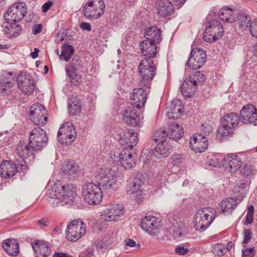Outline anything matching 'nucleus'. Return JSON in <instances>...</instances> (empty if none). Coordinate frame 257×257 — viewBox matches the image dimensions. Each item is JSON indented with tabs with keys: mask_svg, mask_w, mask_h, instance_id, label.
I'll list each match as a JSON object with an SVG mask.
<instances>
[{
	"mask_svg": "<svg viewBox=\"0 0 257 257\" xmlns=\"http://www.w3.org/2000/svg\"><path fill=\"white\" fill-rule=\"evenodd\" d=\"M175 222L172 223V229L173 231L175 237H180L182 236V234L181 232L182 225L179 224L176 221Z\"/></svg>",
	"mask_w": 257,
	"mask_h": 257,
	"instance_id": "51",
	"label": "nucleus"
},
{
	"mask_svg": "<svg viewBox=\"0 0 257 257\" xmlns=\"http://www.w3.org/2000/svg\"><path fill=\"white\" fill-rule=\"evenodd\" d=\"M168 136V133L164 128H160L155 132L154 141L158 143H165Z\"/></svg>",
	"mask_w": 257,
	"mask_h": 257,
	"instance_id": "46",
	"label": "nucleus"
},
{
	"mask_svg": "<svg viewBox=\"0 0 257 257\" xmlns=\"http://www.w3.org/2000/svg\"><path fill=\"white\" fill-rule=\"evenodd\" d=\"M119 142L123 149L133 150L138 144L137 133L133 130H123L119 134Z\"/></svg>",
	"mask_w": 257,
	"mask_h": 257,
	"instance_id": "17",
	"label": "nucleus"
},
{
	"mask_svg": "<svg viewBox=\"0 0 257 257\" xmlns=\"http://www.w3.org/2000/svg\"><path fill=\"white\" fill-rule=\"evenodd\" d=\"M53 257H73L72 255L68 254L63 252H56L53 255Z\"/></svg>",
	"mask_w": 257,
	"mask_h": 257,
	"instance_id": "63",
	"label": "nucleus"
},
{
	"mask_svg": "<svg viewBox=\"0 0 257 257\" xmlns=\"http://www.w3.org/2000/svg\"><path fill=\"white\" fill-rule=\"evenodd\" d=\"M249 28L252 36L257 38V19H254L251 22Z\"/></svg>",
	"mask_w": 257,
	"mask_h": 257,
	"instance_id": "52",
	"label": "nucleus"
},
{
	"mask_svg": "<svg viewBox=\"0 0 257 257\" xmlns=\"http://www.w3.org/2000/svg\"><path fill=\"white\" fill-rule=\"evenodd\" d=\"M206 59L207 55L202 48H194L191 50L186 65L191 69L197 70L205 64Z\"/></svg>",
	"mask_w": 257,
	"mask_h": 257,
	"instance_id": "13",
	"label": "nucleus"
},
{
	"mask_svg": "<svg viewBox=\"0 0 257 257\" xmlns=\"http://www.w3.org/2000/svg\"><path fill=\"white\" fill-rule=\"evenodd\" d=\"M15 80L13 77L3 76L0 78V93H3L12 88Z\"/></svg>",
	"mask_w": 257,
	"mask_h": 257,
	"instance_id": "40",
	"label": "nucleus"
},
{
	"mask_svg": "<svg viewBox=\"0 0 257 257\" xmlns=\"http://www.w3.org/2000/svg\"><path fill=\"white\" fill-rule=\"evenodd\" d=\"M74 53V47L70 45L65 44L62 47L61 54L59 58L61 60L68 62Z\"/></svg>",
	"mask_w": 257,
	"mask_h": 257,
	"instance_id": "41",
	"label": "nucleus"
},
{
	"mask_svg": "<svg viewBox=\"0 0 257 257\" xmlns=\"http://www.w3.org/2000/svg\"><path fill=\"white\" fill-rule=\"evenodd\" d=\"M95 178L104 190H115L118 187L117 184H116V177L110 169H98L96 172Z\"/></svg>",
	"mask_w": 257,
	"mask_h": 257,
	"instance_id": "7",
	"label": "nucleus"
},
{
	"mask_svg": "<svg viewBox=\"0 0 257 257\" xmlns=\"http://www.w3.org/2000/svg\"><path fill=\"white\" fill-rule=\"evenodd\" d=\"M31 244L36 257H47L50 254L51 248L47 242L43 240H36Z\"/></svg>",
	"mask_w": 257,
	"mask_h": 257,
	"instance_id": "29",
	"label": "nucleus"
},
{
	"mask_svg": "<svg viewBox=\"0 0 257 257\" xmlns=\"http://www.w3.org/2000/svg\"><path fill=\"white\" fill-rule=\"evenodd\" d=\"M31 119L36 125H44L48 121V111L41 104H34L30 108Z\"/></svg>",
	"mask_w": 257,
	"mask_h": 257,
	"instance_id": "15",
	"label": "nucleus"
},
{
	"mask_svg": "<svg viewBox=\"0 0 257 257\" xmlns=\"http://www.w3.org/2000/svg\"><path fill=\"white\" fill-rule=\"evenodd\" d=\"M69 113L72 115L78 114L81 110V105L78 103H73L68 107Z\"/></svg>",
	"mask_w": 257,
	"mask_h": 257,
	"instance_id": "49",
	"label": "nucleus"
},
{
	"mask_svg": "<svg viewBox=\"0 0 257 257\" xmlns=\"http://www.w3.org/2000/svg\"><path fill=\"white\" fill-rule=\"evenodd\" d=\"M143 184L142 179L140 177H134L130 185V189L128 190L130 194H134L135 193H141L142 191L140 187ZM138 195V194H137Z\"/></svg>",
	"mask_w": 257,
	"mask_h": 257,
	"instance_id": "43",
	"label": "nucleus"
},
{
	"mask_svg": "<svg viewBox=\"0 0 257 257\" xmlns=\"http://www.w3.org/2000/svg\"><path fill=\"white\" fill-rule=\"evenodd\" d=\"M251 234L252 233L250 229H245L244 230L242 243L246 244L252 238Z\"/></svg>",
	"mask_w": 257,
	"mask_h": 257,
	"instance_id": "54",
	"label": "nucleus"
},
{
	"mask_svg": "<svg viewBox=\"0 0 257 257\" xmlns=\"http://www.w3.org/2000/svg\"><path fill=\"white\" fill-rule=\"evenodd\" d=\"M126 245L132 247H136L137 249H139L141 247V244L140 243H136V242L132 239H127L126 240Z\"/></svg>",
	"mask_w": 257,
	"mask_h": 257,
	"instance_id": "58",
	"label": "nucleus"
},
{
	"mask_svg": "<svg viewBox=\"0 0 257 257\" xmlns=\"http://www.w3.org/2000/svg\"><path fill=\"white\" fill-rule=\"evenodd\" d=\"M63 173L67 174L70 179H74L80 173V169L74 162L66 161L63 166Z\"/></svg>",
	"mask_w": 257,
	"mask_h": 257,
	"instance_id": "34",
	"label": "nucleus"
},
{
	"mask_svg": "<svg viewBox=\"0 0 257 257\" xmlns=\"http://www.w3.org/2000/svg\"><path fill=\"white\" fill-rule=\"evenodd\" d=\"M214 208L204 207L196 213L193 219L194 227L200 232L204 231L210 226L215 217Z\"/></svg>",
	"mask_w": 257,
	"mask_h": 257,
	"instance_id": "3",
	"label": "nucleus"
},
{
	"mask_svg": "<svg viewBox=\"0 0 257 257\" xmlns=\"http://www.w3.org/2000/svg\"><path fill=\"white\" fill-rule=\"evenodd\" d=\"M202 134H195L190 142V148L199 153L204 152L208 148V143Z\"/></svg>",
	"mask_w": 257,
	"mask_h": 257,
	"instance_id": "23",
	"label": "nucleus"
},
{
	"mask_svg": "<svg viewBox=\"0 0 257 257\" xmlns=\"http://www.w3.org/2000/svg\"><path fill=\"white\" fill-rule=\"evenodd\" d=\"M102 219L107 221L117 220L124 213L118 204L108 205L102 211Z\"/></svg>",
	"mask_w": 257,
	"mask_h": 257,
	"instance_id": "22",
	"label": "nucleus"
},
{
	"mask_svg": "<svg viewBox=\"0 0 257 257\" xmlns=\"http://www.w3.org/2000/svg\"><path fill=\"white\" fill-rule=\"evenodd\" d=\"M19 88L24 93L30 94L35 88V80L33 77L26 72H20L17 78Z\"/></svg>",
	"mask_w": 257,
	"mask_h": 257,
	"instance_id": "16",
	"label": "nucleus"
},
{
	"mask_svg": "<svg viewBox=\"0 0 257 257\" xmlns=\"http://www.w3.org/2000/svg\"><path fill=\"white\" fill-rule=\"evenodd\" d=\"M133 150L123 149L120 153H111V158L114 162L119 161L125 169H130L136 165V158L133 155Z\"/></svg>",
	"mask_w": 257,
	"mask_h": 257,
	"instance_id": "14",
	"label": "nucleus"
},
{
	"mask_svg": "<svg viewBox=\"0 0 257 257\" xmlns=\"http://www.w3.org/2000/svg\"><path fill=\"white\" fill-rule=\"evenodd\" d=\"M167 115L169 118L177 119L179 117L182 112L181 102L178 100H173L167 108Z\"/></svg>",
	"mask_w": 257,
	"mask_h": 257,
	"instance_id": "35",
	"label": "nucleus"
},
{
	"mask_svg": "<svg viewBox=\"0 0 257 257\" xmlns=\"http://www.w3.org/2000/svg\"><path fill=\"white\" fill-rule=\"evenodd\" d=\"M131 103L134 107L143 108L147 99V93L142 87L134 88L131 96Z\"/></svg>",
	"mask_w": 257,
	"mask_h": 257,
	"instance_id": "21",
	"label": "nucleus"
},
{
	"mask_svg": "<svg viewBox=\"0 0 257 257\" xmlns=\"http://www.w3.org/2000/svg\"><path fill=\"white\" fill-rule=\"evenodd\" d=\"M76 131L73 124L67 121L60 127L57 134L59 142L64 145H70L76 139Z\"/></svg>",
	"mask_w": 257,
	"mask_h": 257,
	"instance_id": "12",
	"label": "nucleus"
},
{
	"mask_svg": "<svg viewBox=\"0 0 257 257\" xmlns=\"http://www.w3.org/2000/svg\"><path fill=\"white\" fill-rule=\"evenodd\" d=\"M34 150L28 144L23 142H20L16 148V153L19 156V159H17L18 164L21 167L22 170H26L27 166L25 159L33 155Z\"/></svg>",
	"mask_w": 257,
	"mask_h": 257,
	"instance_id": "18",
	"label": "nucleus"
},
{
	"mask_svg": "<svg viewBox=\"0 0 257 257\" xmlns=\"http://www.w3.org/2000/svg\"><path fill=\"white\" fill-rule=\"evenodd\" d=\"M27 12L26 6L24 3L14 4L4 14V17L8 24L5 27V32L10 38H16L22 32V26L17 22L22 20Z\"/></svg>",
	"mask_w": 257,
	"mask_h": 257,
	"instance_id": "1",
	"label": "nucleus"
},
{
	"mask_svg": "<svg viewBox=\"0 0 257 257\" xmlns=\"http://www.w3.org/2000/svg\"><path fill=\"white\" fill-rule=\"evenodd\" d=\"M105 8L102 0H90L84 7L83 14L88 19H97L104 14Z\"/></svg>",
	"mask_w": 257,
	"mask_h": 257,
	"instance_id": "9",
	"label": "nucleus"
},
{
	"mask_svg": "<svg viewBox=\"0 0 257 257\" xmlns=\"http://www.w3.org/2000/svg\"><path fill=\"white\" fill-rule=\"evenodd\" d=\"M184 161V158L182 154H174L171 156L170 162L174 166L178 167L179 165L182 163Z\"/></svg>",
	"mask_w": 257,
	"mask_h": 257,
	"instance_id": "47",
	"label": "nucleus"
},
{
	"mask_svg": "<svg viewBox=\"0 0 257 257\" xmlns=\"http://www.w3.org/2000/svg\"><path fill=\"white\" fill-rule=\"evenodd\" d=\"M214 252L218 256H222L225 254L226 248L224 244L219 243L215 244L213 247Z\"/></svg>",
	"mask_w": 257,
	"mask_h": 257,
	"instance_id": "48",
	"label": "nucleus"
},
{
	"mask_svg": "<svg viewBox=\"0 0 257 257\" xmlns=\"http://www.w3.org/2000/svg\"><path fill=\"white\" fill-rule=\"evenodd\" d=\"M82 194L84 200L91 205L99 204L103 197L99 185L93 182H88L84 185Z\"/></svg>",
	"mask_w": 257,
	"mask_h": 257,
	"instance_id": "5",
	"label": "nucleus"
},
{
	"mask_svg": "<svg viewBox=\"0 0 257 257\" xmlns=\"http://www.w3.org/2000/svg\"><path fill=\"white\" fill-rule=\"evenodd\" d=\"M145 40H149L153 42L159 44L161 41L162 38L161 31L157 26H151L145 30Z\"/></svg>",
	"mask_w": 257,
	"mask_h": 257,
	"instance_id": "30",
	"label": "nucleus"
},
{
	"mask_svg": "<svg viewBox=\"0 0 257 257\" xmlns=\"http://www.w3.org/2000/svg\"><path fill=\"white\" fill-rule=\"evenodd\" d=\"M17 172V167L11 161L5 160L0 163V176L4 178H11Z\"/></svg>",
	"mask_w": 257,
	"mask_h": 257,
	"instance_id": "27",
	"label": "nucleus"
},
{
	"mask_svg": "<svg viewBox=\"0 0 257 257\" xmlns=\"http://www.w3.org/2000/svg\"><path fill=\"white\" fill-rule=\"evenodd\" d=\"M239 116L243 124L253 123L257 120V109L252 104H247L241 109Z\"/></svg>",
	"mask_w": 257,
	"mask_h": 257,
	"instance_id": "20",
	"label": "nucleus"
},
{
	"mask_svg": "<svg viewBox=\"0 0 257 257\" xmlns=\"http://www.w3.org/2000/svg\"><path fill=\"white\" fill-rule=\"evenodd\" d=\"M49 202L53 207L59 206V204H61L60 205H64L62 204V203L60 202V200L56 196H55L54 197H51L49 200Z\"/></svg>",
	"mask_w": 257,
	"mask_h": 257,
	"instance_id": "57",
	"label": "nucleus"
},
{
	"mask_svg": "<svg viewBox=\"0 0 257 257\" xmlns=\"http://www.w3.org/2000/svg\"><path fill=\"white\" fill-rule=\"evenodd\" d=\"M80 28L83 30H87L88 31H90L91 30L90 24L86 22L82 23L80 25Z\"/></svg>",
	"mask_w": 257,
	"mask_h": 257,
	"instance_id": "62",
	"label": "nucleus"
},
{
	"mask_svg": "<svg viewBox=\"0 0 257 257\" xmlns=\"http://www.w3.org/2000/svg\"><path fill=\"white\" fill-rule=\"evenodd\" d=\"M54 189V196L60 200L62 204H71L76 196L75 188L72 185H56Z\"/></svg>",
	"mask_w": 257,
	"mask_h": 257,
	"instance_id": "8",
	"label": "nucleus"
},
{
	"mask_svg": "<svg viewBox=\"0 0 257 257\" xmlns=\"http://www.w3.org/2000/svg\"><path fill=\"white\" fill-rule=\"evenodd\" d=\"M53 3L51 1H49L47 2L44 4L42 7V12L46 13L47 12L50 8L52 6Z\"/></svg>",
	"mask_w": 257,
	"mask_h": 257,
	"instance_id": "60",
	"label": "nucleus"
},
{
	"mask_svg": "<svg viewBox=\"0 0 257 257\" xmlns=\"http://www.w3.org/2000/svg\"><path fill=\"white\" fill-rule=\"evenodd\" d=\"M2 246L6 253L11 256H17L20 253L19 242L15 238H8L4 240Z\"/></svg>",
	"mask_w": 257,
	"mask_h": 257,
	"instance_id": "24",
	"label": "nucleus"
},
{
	"mask_svg": "<svg viewBox=\"0 0 257 257\" xmlns=\"http://www.w3.org/2000/svg\"><path fill=\"white\" fill-rule=\"evenodd\" d=\"M197 90L196 80L185 79L181 87V92L184 96L190 97Z\"/></svg>",
	"mask_w": 257,
	"mask_h": 257,
	"instance_id": "33",
	"label": "nucleus"
},
{
	"mask_svg": "<svg viewBox=\"0 0 257 257\" xmlns=\"http://www.w3.org/2000/svg\"><path fill=\"white\" fill-rule=\"evenodd\" d=\"M254 169L251 165L246 164L240 170V173L245 176L253 174Z\"/></svg>",
	"mask_w": 257,
	"mask_h": 257,
	"instance_id": "50",
	"label": "nucleus"
},
{
	"mask_svg": "<svg viewBox=\"0 0 257 257\" xmlns=\"http://www.w3.org/2000/svg\"><path fill=\"white\" fill-rule=\"evenodd\" d=\"M255 250L253 247L247 248L242 250V257H253Z\"/></svg>",
	"mask_w": 257,
	"mask_h": 257,
	"instance_id": "53",
	"label": "nucleus"
},
{
	"mask_svg": "<svg viewBox=\"0 0 257 257\" xmlns=\"http://www.w3.org/2000/svg\"><path fill=\"white\" fill-rule=\"evenodd\" d=\"M158 14L162 17L171 16L174 12L173 4L167 0H161L157 7Z\"/></svg>",
	"mask_w": 257,
	"mask_h": 257,
	"instance_id": "32",
	"label": "nucleus"
},
{
	"mask_svg": "<svg viewBox=\"0 0 257 257\" xmlns=\"http://www.w3.org/2000/svg\"><path fill=\"white\" fill-rule=\"evenodd\" d=\"M175 250L177 254L182 255L187 254L189 251L188 248H185L182 245L177 246Z\"/></svg>",
	"mask_w": 257,
	"mask_h": 257,
	"instance_id": "55",
	"label": "nucleus"
},
{
	"mask_svg": "<svg viewBox=\"0 0 257 257\" xmlns=\"http://www.w3.org/2000/svg\"><path fill=\"white\" fill-rule=\"evenodd\" d=\"M42 30V25L41 24L35 25L33 27L32 33L34 35L40 33Z\"/></svg>",
	"mask_w": 257,
	"mask_h": 257,
	"instance_id": "61",
	"label": "nucleus"
},
{
	"mask_svg": "<svg viewBox=\"0 0 257 257\" xmlns=\"http://www.w3.org/2000/svg\"><path fill=\"white\" fill-rule=\"evenodd\" d=\"M134 107L128 106L124 108L122 120L128 125L136 126L139 125L141 119Z\"/></svg>",
	"mask_w": 257,
	"mask_h": 257,
	"instance_id": "25",
	"label": "nucleus"
},
{
	"mask_svg": "<svg viewBox=\"0 0 257 257\" xmlns=\"http://www.w3.org/2000/svg\"><path fill=\"white\" fill-rule=\"evenodd\" d=\"M236 21H239V27L243 29H246L249 27L251 21L249 16H247V14L244 13L237 14L236 15Z\"/></svg>",
	"mask_w": 257,
	"mask_h": 257,
	"instance_id": "44",
	"label": "nucleus"
},
{
	"mask_svg": "<svg viewBox=\"0 0 257 257\" xmlns=\"http://www.w3.org/2000/svg\"><path fill=\"white\" fill-rule=\"evenodd\" d=\"M222 164L230 172L235 173L242 165L241 158L235 154H228L222 160Z\"/></svg>",
	"mask_w": 257,
	"mask_h": 257,
	"instance_id": "19",
	"label": "nucleus"
},
{
	"mask_svg": "<svg viewBox=\"0 0 257 257\" xmlns=\"http://www.w3.org/2000/svg\"><path fill=\"white\" fill-rule=\"evenodd\" d=\"M241 119L240 116L235 112L225 114L221 119V126L218 133L221 138L232 136L233 130L238 125Z\"/></svg>",
	"mask_w": 257,
	"mask_h": 257,
	"instance_id": "4",
	"label": "nucleus"
},
{
	"mask_svg": "<svg viewBox=\"0 0 257 257\" xmlns=\"http://www.w3.org/2000/svg\"><path fill=\"white\" fill-rule=\"evenodd\" d=\"M253 214L251 213H247L245 217L246 219V224H250L253 221Z\"/></svg>",
	"mask_w": 257,
	"mask_h": 257,
	"instance_id": "64",
	"label": "nucleus"
},
{
	"mask_svg": "<svg viewBox=\"0 0 257 257\" xmlns=\"http://www.w3.org/2000/svg\"><path fill=\"white\" fill-rule=\"evenodd\" d=\"M169 150L164 143H158L153 151V155L159 159L166 158L169 154Z\"/></svg>",
	"mask_w": 257,
	"mask_h": 257,
	"instance_id": "39",
	"label": "nucleus"
},
{
	"mask_svg": "<svg viewBox=\"0 0 257 257\" xmlns=\"http://www.w3.org/2000/svg\"><path fill=\"white\" fill-rule=\"evenodd\" d=\"M83 62L78 57L75 56L71 62L66 66V72H77L83 68Z\"/></svg>",
	"mask_w": 257,
	"mask_h": 257,
	"instance_id": "38",
	"label": "nucleus"
},
{
	"mask_svg": "<svg viewBox=\"0 0 257 257\" xmlns=\"http://www.w3.org/2000/svg\"><path fill=\"white\" fill-rule=\"evenodd\" d=\"M48 137L44 130L40 127H35L29 137V144L35 151H41L47 146Z\"/></svg>",
	"mask_w": 257,
	"mask_h": 257,
	"instance_id": "6",
	"label": "nucleus"
},
{
	"mask_svg": "<svg viewBox=\"0 0 257 257\" xmlns=\"http://www.w3.org/2000/svg\"><path fill=\"white\" fill-rule=\"evenodd\" d=\"M168 134L169 139L175 141L178 140L183 136V128L182 126L175 122H173L170 125V132Z\"/></svg>",
	"mask_w": 257,
	"mask_h": 257,
	"instance_id": "37",
	"label": "nucleus"
},
{
	"mask_svg": "<svg viewBox=\"0 0 257 257\" xmlns=\"http://www.w3.org/2000/svg\"><path fill=\"white\" fill-rule=\"evenodd\" d=\"M223 32L222 24L218 20H213L208 23L203 39L205 42H213L220 38Z\"/></svg>",
	"mask_w": 257,
	"mask_h": 257,
	"instance_id": "10",
	"label": "nucleus"
},
{
	"mask_svg": "<svg viewBox=\"0 0 257 257\" xmlns=\"http://www.w3.org/2000/svg\"><path fill=\"white\" fill-rule=\"evenodd\" d=\"M236 15L232 8L225 7L221 9L218 12V17L220 20L225 22L233 23L236 21Z\"/></svg>",
	"mask_w": 257,
	"mask_h": 257,
	"instance_id": "36",
	"label": "nucleus"
},
{
	"mask_svg": "<svg viewBox=\"0 0 257 257\" xmlns=\"http://www.w3.org/2000/svg\"><path fill=\"white\" fill-rule=\"evenodd\" d=\"M200 133L198 134L203 135L204 138H206L205 136L208 135L210 132L212 131V129L210 126H205L204 124H202L200 127Z\"/></svg>",
	"mask_w": 257,
	"mask_h": 257,
	"instance_id": "56",
	"label": "nucleus"
},
{
	"mask_svg": "<svg viewBox=\"0 0 257 257\" xmlns=\"http://www.w3.org/2000/svg\"><path fill=\"white\" fill-rule=\"evenodd\" d=\"M248 191V187L245 182L241 181L239 184H237L234 188V193H238L237 199L239 202H240Z\"/></svg>",
	"mask_w": 257,
	"mask_h": 257,
	"instance_id": "42",
	"label": "nucleus"
},
{
	"mask_svg": "<svg viewBox=\"0 0 257 257\" xmlns=\"http://www.w3.org/2000/svg\"><path fill=\"white\" fill-rule=\"evenodd\" d=\"M69 81L74 86H79L82 81L81 75L77 72H66Z\"/></svg>",
	"mask_w": 257,
	"mask_h": 257,
	"instance_id": "45",
	"label": "nucleus"
},
{
	"mask_svg": "<svg viewBox=\"0 0 257 257\" xmlns=\"http://www.w3.org/2000/svg\"><path fill=\"white\" fill-rule=\"evenodd\" d=\"M236 199L230 197L222 201L219 204L221 212L225 215H229L232 212L239 202L237 196Z\"/></svg>",
	"mask_w": 257,
	"mask_h": 257,
	"instance_id": "31",
	"label": "nucleus"
},
{
	"mask_svg": "<svg viewBox=\"0 0 257 257\" xmlns=\"http://www.w3.org/2000/svg\"><path fill=\"white\" fill-rule=\"evenodd\" d=\"M141 227L152 235H155L158 228V223L154 216H147L142 219Z\"/></svg>",
	"mask_w": 257,
	"mask_h": 257,
	"instance_id": "26",
	"label": "nucleus"
},
{
	"mask_svg": "<svg viewBox=\"0 0 257 257\" xmlns=\"http://www.w3.org/2000/svg\"><path fill=\"white\" fill-rule=\"evenodd\" d=\"M195 79L197 80L199 82H203L205 79V76L204 74L200 73L199 71H197L195 73Z\"/></svg>",
	"mask_w": 257,
	"mask_h": 257,
	"instance_id": "59",
	"label": "nucleus"
},
{
	"mask_svg": "<svg viewBox=\"0 0 257 257\" xmlns=\"http://www.w3.org/2000/svg\"><path fill=\"white\" fill-rule=\"evenodd\" d=\"M86 226L81 220H73L67 226L66 236L68 240L75 241L85 233Z\"/></svg>",
	"mask_w": 257,
	"mask_h": 257,
	"instance_id": "11",
	"label": "nucleus"
},
{
	"mask_svg": "<svg viewBox=\"0 0 257 257\" xmlns=\"http://www.w3.org/2000/svg\"><path fill=\"white\" fill-rule=\"evenodd\" d=\"M157 43L150 41L149 40L142 41L140 46L142 54L146 58L152 59L156 57L157 52Z\"/></svg>",
	"mask_w": 257,
	"mask_h": 257,
	"instance_id": "28",
	"label": "nucleus"
},
{
	"mask_svg": "<svg viewBox=\"0 0 257 257\" xmlns=\"http://www.w3.org/2000/svg\"><path fill=\"white\" fill-rule=\"evenodd\" d=\"M140 83L150 88L151 82L157 73V66L154 61L149 58H143L138 67Z\"/></svg>",
	"mask_w": 257,
	"mask_h": 257,
	"instance_id": "2",
	"label": "nucleus"
}]
</instances>
